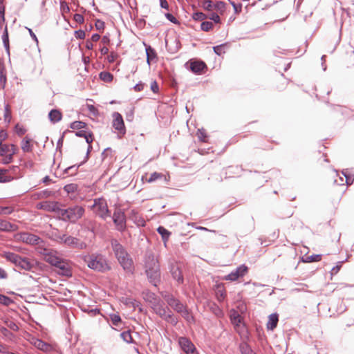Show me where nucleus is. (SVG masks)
I'll return each mask as SVG.
<instances>
[{"instance_id": "nucleus-54", "label": "nucleus", "mask_w": 354, "mask_h": 354, "mask_svg": "<svg viewBox=\"0 0 354 354\" xmlns=\"http://www.w3.org/2000/svg\"><path fill=\"white\" fill-rule=\"evenodd\" d=\"M165 17L171 22H172L174 24H177L178 23L177 19H176V17L173 15H171L170 13H166L165 14Z\"/></svg>"}, {"instance_id": "nucleus-1", "label": "nucleus", "mask_w": 354, "mask_h": 354, "mask_svg": "<svg viewBox=\"0 0 354 354\" xmlns=\"http://www.w3.org/2000/svg\"><path fill=\"white\" fill-rule=\"evenodd\" d=\"M145 270L149 281L156 286L160 281V268L158 259L153 254L146 255Z\"/></svg>"}, {"instance_id": "nucleus-50", "label": "nucleus", "mask_w": 354, "mask_h": 354, "mask_svg": "<svg viewBox=\"0 0 354 354\" xmlns=\"http://www.w3.org/2000/svg\"><path fill=\"white\" fill-rule=\"evenodd\" d=\"M15 130L19 136H22L26 132V129L19 124L15 126Z\"/></svg>"}, {"instance_id": "nucleus-19", "label": "nucleus", "mask_w": 354, "mask_h": 354, "mask_svg": "<svg viewBox=\"0 0 354 354\" xmlns=\"http://www.w3.org/2000/svg\"><path fill=\"white\" fill-rule=\"evenodd\" d=\"M206 67L205 64L201 61L192 62L190 64V69L194 73H201L205 68Z\"/></svg>"}, {"instance_id": "nucleus-9", "label": "nucleus", "mask_w": 354, "mask_h": 354, "mask_svg": "<svg viewBox=\"0 0 354 354\" xmlns=\"http://www.w3.org/2000/svg\"><path fill=\"white\" fill-rule=\"evenodd\" d=\"M60 239L62 242L64 243L67 245L75 248L85 249L86 248V244L84 242L80 241L75 237L64 234L60 237Z\"/></svg>"}, {"instance_id": "nucleus-35", "label": "nucleus", "mask_w": 354, "mask_h": 354, "mask_svg": "<svg viewBox=\"0 0 354 354\" xmlns=\"http://www.w3.org/2000/svg\"><path fill=\"white\" fill-rule=\"evenodd\" d=\"M100 77L102 80H103L104 82H111L113 78L112 74H111L109 72H105V71L100 73Z\"/></svg>"}, {"instance_id": "nucleus-5", "label": "nucleus", "mask_w": 354, "mask_h": 354, "mask_svg": "<svg viewBox=\"0 0 354 354\" xmlns=\"http://www.w3.org/2000/svg\"><path fill=\"white\" fill-rule=\"evenodd\" d=\"M167 304L173 308L176 312L181 314V315L186 319L188 322L193 320V317L189 314L186 307L180 303L178 300L176 299L171 295L165 297Z\"/></svg>"}, {"instance_id": "nucleus-23", "label": "nucleus", "mask_w": 354, "mask_h": 354, "mask_svg": "<svg viewBox=\"0 0 354 354\" xmlns=\"http://www.w3.org/2000/svg\"><path fill=\"white\" fill-rule=\"evenodd\" d=\"M17 151V147L14 145H3L1 149V154L0 156H3L6 154H15L16 153Z\"/></svg>"}, {"instance_id": "nucleus-51", "label": "nucleus", "mask_w": 354, "mask_h": 354, "mask_svg": "<svg viewBox=\"0 0 354 354\" xmlns=\"http://www.w3.org/2000/svg\"><path fill=\"white\" fill-rule=\"evenodd\" d=\"M75 34L76 38H77V39H84L85 37H86L85 32L84 30H79L75 31Z\"/></svg>"}, {"instance_id": "nucleus-27", "label": "nucleus", "mask_w": 354, "mask_h": 354, "mask_svg": "<svg viewBox=\"0 0 354 354\" xmlns=\"http://www.w3.org/2000/svg\"><path fill=\"white\" fill-rule=\"evenodd\" d=\"M216 296L219 301H222L226 295L225 290L223 286L218 285L216 288Z\"/></svg>"}, {"instance_id": "nucleus-7", "label": "nucleus", "mask_w": 354, "mask_h": 354, "mask_svg": "<svg viewBox=\"0 0 354 354\" xmlns=\"http://www.w3.org/2000/svg\"><path fill=\"white\" fill-rule=\"evenodd\" d=\"M178 343L181 350L185 354H199L192 342L185 337H180Z\"/></svg>"}, {"instance_id": "nucleus-45", "label": "nucleus", "mask_w": 354, "mask_h": 354, "mask_svg": "<svg viewBox=\"0 0 354 354\" xmlns=\"http://www.w3.org/2000/svg\"><path fill=\"white\" fill-rule=\"evenodd\" d=\"M197 137L202 142H207V134L204 129H198L196 133Z\"/></svg>"}, {"instance_id": "nucleus-58", "label": "nucleus", "mask_w": 354, "mask_h": 354, "mask_svg": "<svg viewBox=\"0 0 354 354\" xmlns=\"http://www.w3.org/2000/svg\"><path fill=\"white\" fill-rule=\"evenodd\" d=\"M27 29H28V32H29L30 37H32V39L37 44L38 43V39H37V37L35 35V34L33 32L32 29L28 28H27Z\"/></svg>"}, {"instance_id": "nucleus-48", "label": "nucleus", "mask_w": 354, "mask_h": 354, "mask_svg": "<svg viewBox=\"0 0 354 354\" xmlns=\"http://www.w3.org/2000/svg\"><path fill=\"white\" fill-rule=\"evenodd\" d=\"M13 155L14 154L9 153V154H6L3 156H2L1 162L3 164H8V163L11 162L12 160Z\"/></svg>"}, {"instance_id": "nucleus-36", "label": "nucleus", "mask_w": 354, "mask_h": 354, "mask_svg": "<svg viewBox=\"0 0 354 354\" xmlns=\"http://www.w3.org/2000/svg\"><path fill=\"white\" fill-rule=\"evenodd\" d=\"M220 14L211 11L207 15V18L212 20L216 24L221 23Z\"/></svg>"}, {"instance_id": "nucleus-63", "label": "nucleus", "mask_w": 354, "mask_h": 354, "mask_svg": "<svg viewBox=\"0 0 354 354\" xmlns=\"http://www.w3.org/2000/svg\"><path fill=\"white\" fill-rule=\"evenodd\" d=\"M95 26L98 30L103 29L104 26V22L100 20L96 22Z\"/></svg>"}, {"instance_id": "nucleus-31", "label": "nucleus", "mask_w": 354, "mask_h": 354, "mask_svg": "<svg viewBox=\"0 0 354 354\" xmlns=\"http://www.w3.org/2000/svg\"><path fill=\"white\" fill-rule=\"evenodd\" d=\"M165 177V176L162 173L153 172L151 174L148 178H145L146 182L149 183H153L159 179H162Z\"/></svg>"}, {"instance_id": "nucleus-12", "label": "nucleus", "mask_w": 354, "mask_h": 354, "mask_svg": "<svg viewBox=\"0 0 354 354\" xmlns=\"http://www.w3.org/2000/svg\"><path fill=\"white\" fill-rule=\"evenodd\" d=\"M156 313L159 315L162 319L172 324L177 323V319L174 317L171 312L167 308L158 306L155 308Z\"/></svg>"}, {"instance_id": "nucleus-14", "label": "nucleus", "mask_w": 354, "mask_h": 354, "mask_svg": "<svg viewBox=\"0 0 354 354\" xmlns=\"http://www.w3.org/2000/svg\"><path fill=\"white\" fill-rule=\"evenodd\" d=\"M28 341L32 345H33L37 349L41 350L44 352H50L53 349V347L50 344L44 342L41 339H39L35 337L30 336L28 338Z\"/></svg>"}, {"instance_id": "nucleus-16", "label": "nucleus", "mask_w": 354, "mask_h": 354, "mask_svg": "<svg viewBox=\"0 0 354 354\" xmlns=\"http://www.w3.org/2000/svg\"><path fill=\"white\" fill-rule=\"evenodd\" d=\"M248 272V268L244 265L238 267L234 271L224 277L225 280L236 281L241 277H243Z\"/></svg>"}, {"instance_id": "nucleus-8", "label": "nucleus", "mask_w": 354, "mask_h": 354, "mask_svg": "<svg viewBox=\"0 0 354 354\" xmlns=\"http://www.w3.org/2000/svg\"><path fill=\"white\" fill-rule=\"evenodd\" d=\"M15 239L17 241H20L30 245H37L41 242V239L39 236L28 232L19 233L15 235Z\"/></svg>"}, {"instance_id": "nucleus-42", "label": "nucleus", "mask_w": 354, "mask_h": 354, "mask_svg": "<svg viewBox=\"0 0 354 354\" xmlns=\"http://www.w3.org/2000/svg\"><path fill=\"white\" fill-rule=\"evenodd\" d=\"M203 6L205 10L207 11H213L214 10V3H212L210 0H205L203 3Z\"/></svg>"}, {"instance_id": "nucleus-10", "label": "nucleus", "mask_w": 354, "mask_h": 354, "mask_svg": "<svg viewBox=\"0 0 354 354\" xmlns=\"http://www.w3.org/2000/svg\"><path fill=\"white\" fill-rule=\"evenodd\" d=\"M37 208L39 209H44L47 212H56L59 216L61 208L59 207V203L54 201H44L37 204Z\"/></svg>"}, {"instance_id": "nucleus-37", "label": "nucleus", "mask_w": 354, "mask_h": 354, "mask_svg": "<svg viewBox=\"0 0 354 354\" xmlns=\"http://www.w3.org/2000/svg\"><path fill=\"white\" fill-rule=\"evenodd\" d=\"M13 303V301L10 297L0 294V304L6 306H10Z\"/></svg>"}, {"instance_id": "nucleus-62", "label": "nucleus", "mask_w": 354, "mask_h": 354, "mask_svg": "<svg viewBox=\"0 0 354 354\" xmlns=\"http://www.w3.org/2000/svg\"><path fill=\"white\" fill-rule=\"evenodd\" d=\"M144 88V84H142V83H139V84H137L135 86H134V89L135 91H142Z\"/></svg>"}, {"instance_id": "nucleus-26", "label": "nucleus", "mask_w": 354, "mask_h": 354, "mask_svg": "<svg viewBox=\"0 0 354 354\" xmlns=\"http://www.w3.org/2000/svg\"><path fill=\"white\" fill-rule=\"evenodd\" d=\"M17 266L20 267L24 270H29L32 268V264L28 259L21 257L17 264Z\"/></svg>"}, {"instance_id": "nucleus-61", "label": "nucleus", "mask_w": 354, "mask_h": 354, "mask_svg": "<svg viewBox=\"0 0 354 354\" xmlns=\"http://www.w3.org/2000/svg\"><path fill=\"white\" fill-rule=\"evenodd\" d=\"M84 138H85L86 142L89 145L93 142L92 135L90 133H87Z\"/></svg>"}, {"instance_id": "nucleus-60", "label": "nucleus", "mask_w": 354, "mask_h": 354, "mask_svg": "<svg viewBox=\"0 0 354 354\" xmlns=\"http://www.w3.org/2000/svg\"><path fill=\"white\" fill-rule=\"evenodd\" d=\"M160 4L161 8L168 10L169 9V4L167 1V0H160Z\"/></svg>"}, {"instance_id": "nucleus-64", "label": "nucleus", "mask_w": 354, "mask_h": 354, "mask_svg": "<svg viewBox=\"0 0 354 354\" xmlns=\"http://www.w3.org/2000/svg\"><path fill=\"white\" fill-rule=\"evenodd\" d=\"M340 268H341V265L336 266L335 267L333 268V269L331 270L332 274H337L339 272V270H340Z\"/></svg>"}, {"instance_id": "nucleus-4", "label": "nucleus", "mask_w": 354, "mask_h": 354, "mask_svg": "<svg viewBox=\"0 0 354 354\" xmlns=\"http://www.w3.org/2000/svg\"><path fill=\"white\" fill-rule=\"evenodd\" d=\"M85 212V209L80 205H74L67 209H61L59 218L65 221L76 222L81 218Z\"/></svg>"}, {"instance_id": "nucleus-2", "label": "nucleus", "mask_w": 354, "mask_h": 354, "mask_svg": "<svg viewBox=\"0 0 354 354\" xmlns=\"http://www.w3.org/2000/svg\"><path fill=\"white\" fill-rule=\"evenodd\" d=\"M111 245L115 256L124 270L127 273H133L134 270L133 261L124 247L116 240L112 241Z\"/></svg>"}, {"instance_id": "nucleus-22", "label": "nucleus", "mask_w": 354, "mask_h": 354, "mask_svg": "<svg viewBox=\"0 0 354 354\" xmlns=\"http://www.w3.org/2000/svg\"><path fill=\"white\" fill-rule=\"evenodd\" d=\"M48 118L50 122L55 123L62 120V114L57 109H53L48 113Z\"/></svg>"}, {"instance_id": "nucleus-24", "label": "nucleus", "mask_w": 354, "mask_h": 354, "mask_svg": "<svg viewBox=\"0 0 354 354\" xmlns=\"http://www.w3.org/2000/svg\"><path fill=\"white\" fill-rule=\"evenodd\" d=\"M17 230V226L6 221L0 219V230L1 231H14Z\"/></svg>"}, {"instance_id": "nucleus-20", "label": "nucleus", "mask_w": 354, "mask_h": 354, "mask_svg": "<svg viewBox=\"0 0 354 354\" xmlns=\"http://www.w3.org/2000/svg\"><path fill=\"white\" fill-rule=\"evenodd\" d=\"M279 321L278 315L276 313L271 314L268 317V321L267 323V328L270 330H273L277 326Z\"/></svg>"}, {"instance_id": "nucleus-18", "label": "nucleus", "mask_w": 354, "mask_h": 354, "mask_svg": "<svg viewBox=\"0 0 354 354\" xmlns=\"http://www.w3.org/2000/svg\"><path fill=\"white\" fill-rule=\"evenodd\" d=\"M230 320L236 328L240 327L242 324L243 318L238 311L231 310L230 312Z\"/></svg>"}, {"instance_id": "nucleus-49", "label": "nucleus", "mask_w": 354, "mask_h": 354, "mask_svg": "<svg viewBox=\"0 0 354 354\" xmlns=\"http://www.w3.org/2000/svg\"><path fill=\"white\" fill-rule=\"evenodd\" d=\"M241 351L243 354H250L251 353H253L246 344L241 345Z\"/></svg>"}, {"instance_id": "nucleus-29", "label": "nucleus", "mask_w": 354, "mask_h": 354, "mask_svg": "<svg viewBox=\"0 0 354 354\" xmlns=\"http://www.w3.org/2000/svg\"><path fill=\"white\" fill-rule=\"evenodd\" d=\"M229 48V44L225 43L218 46H216L213 48V50L218 55H222L225 53L226 50Z\"/></svg>"}, {"instance_id": "nucleus-52", "label": "nucleus", "mask_w": 354, "mask_h": 354, "mask_svg": "<svg viewBox=\"0 0 354 354\" xmlns=\"http://www.w3.org/2000/svg\"><path fill=\"white\" fill-rule=\"evenodd\" d=\"M231 4L232 5L233 8H234V12L236 13H239L241 12V9H242V6L241 4H236L233 1H230Z\"/></svg>"}, {"instance_id": "nucleus-6", "label": "nucleus", "mask_w": 354, "mask_h": 354, "mask_svg": "<svg viewBox=\"0 0 354 354\" xmlns=\"http://www.w3.org/2000/svg\"><path fill=\"white\" fill-rule=\"evenodd\" d=\"M91 208L96 215L104 219L110 216L107 203L104 198H100L95 199Z\"/></svg>"}, {"instance_id": "nucleus-44", "label": "nucleus", "mask_w": 354, "mask_h": 354, "mask_svg": "<svg viewBox=\"0 0 354 354\" xmlns=\"http://www.w3.org/2000/svg\"><path fill=\"white\" fill-rule=\"evenodd\" d=\"M13 212V208L10 206L2 207L0 206V214L1 215H7L10 214Z\"/></svg>"}, {"instance_id": "nucleus-41", "label": "nucleus", "mask_w": 354, "mask_h": 354, "mask_svg": "<svg viewBox=\"0 0 354 354\" xmlns=\"http://www.w3.org/2000/svg\"><path fill=\"white\" fill-rule=\"evenodd\" d=\"M121 337L124 341L127 343H131L133 342V338L131 337L130 331H124L121 333Z\"/></svg>"}, {"instance_id": "nucleus-30", "label": "nucleus", "mask_w": 354, "mask_h": 354, "mask_svg": "<svg viewBox=\"0 0 354 354\" xmlns=\"http://www.w3.org/2000/svg\"><path fill=\"white\" fill-rule=\"evenodd\" d=\"M171 274L173 278L176 279L178 283H183V277L181 271L178 268H173L171 269Z\"/></svg>"}, {"instance_id": "nucleus-11", "label": "nucleus", "mask_w": 354, "mask_h": 354, "mask_svg": "<svg viewBox=\"0 0 354 354\" xmlns=\"http://www.w3.org/2000/svg\"><path fill=\"white\" fill-rule=\"evenodd\" d=\"M113 222L120 231H122L126 226V218L124 213L120 209H116L113 215Z\"/></svg>"}, {"instance_id": "nucleus-57", "label": "nucleus", "mask_w": 354, "mask_h": 354, "mask_svg": "<svg viewBox=\"0 0 354 354\" xmlns=\"http://www.w3.org/2000/svg\"><path fill=\"white\" fill-rule=\"evenodd\" d=\"M86 107H87L88 110L91 113H92L93 115H96L97 114V110L96 109V108L93 105H92V104H87Z\"/></svg>"}, {"instance_id": "nucleus-15", "label": "nucleus", "mask_w": 354, "mask_h": 354, "mask_svg": "<svg viewBox=\"0 0 354 354\" xmlns=\"http://www.w3.org/2000/svg\"><path fill=\"white\" fill-rule=\"evenodd\" d=\"M39 252L42 254L44 259L53 266L61 260V258L57 257L54 252L50 251L48 249H41Z\"/></svg>"}, {"instance_id": "nucleus-55", "label": "nucleus", "mask_w": 354, "mask_h": 354, "mask_svg": "<svg viewBox=\"0 0 354 354\" xmlns=\"http://www.w3.org/2000/svg\"><path fill=\"white\" fill-rule=\"evenodd\" d=\"M7 326L8 328H10L11 330L14 331H17L19 329L18 326L13 322H10L7 324Z\"/></svg>"}, {"instance_id": "nucleus-17", "label": "nucleus", "mask_w": 354, "mask_h": 354, "mask_svg": "<svg viewBox=\"0 0 354 354\" xmlns=\"http://www.w3.org/2000/svg\"><path fill=\"white\" fill-rule=\"evenodd\" d=\"M56 268V272L61 275L64 276H71V269L70 264L63 259L61 260L55 266Z\"/></svg>"}, {"instance_id": "nucleus-28", "label": "nucleus", "mask_w": 354, "mask_h": 354, "mask_svg": "<svg viewBox=\"0 0 354 354\" xmlns=\"http://www.w3.org/2000/svg\"><path fill=\"white\" fill-rule=\"evenodd\" d=\"M225 3L221 1H217L214 3V10L221 15H223L225 11Z\"/></svg>"}, {"instance_id": "nucleus-38", "label": "nucleus", "mask_w": 354, "mask_h": 354, "mask_svg": "<svg viewBox=\"0 0 354 354\" xmlns=\"http://www.w3.org/2000/svg\"><path fill=\"white\" fill-rule=\"evenodd\" d=\"M6 169H0V183H6L10 181L11 178L6 176Z\"/></svg>"}, {"instance_id": "nucleus-3", "label": "nucleus", "mask_w": 354, "mask_h": 354, "mask_svg": "<svg viewBox=\"0 0 354 354\" xmlns=\"http://www.w3.org/2000/svg\"><path fill=\"white\" fill-rule=\"evenodd\" d=\"M88 267L93 270L105 272L111 270L106 258L99 254H86L82 257Z\"/></svg>"}, {"instance_id": "nucleus-59", "label": "nucleus", "mask_w": 354, "mask_h": 354, "mask_svg": "<svg viewBox=\"0 0 354 354\" xmlns=\"http://www.w3.org/2000/svg\"><path fill=\"white\" fill-rule=\"evenodd\" d=\"M74 19L76 21H77L79 23H82L84 21V18H83L82 15H81L80 14H75L74 16Z\"/></svg>"}, {"instance_id": "nucleus-34", "label": "nucleus", "mask_w": 354, "mask_h": 354, "mask_svg": "<svg viewBox=\"0 0 354 354\" xmlns=\"http://www.w3.org/2000/svg\"><path fill=\"white\" fill-rule=\"evenodd\" d=\"M109 316L113 325L115 326H120L122 323L120 315L118 314H111Z\"/></svg>"}, {"instance_id": "nucleus-21", "label": "nucleus", "mask_w": 354, "mask_h": 354, "mask_svg": "<svg viewBox=\"0 0 354 354\" xmlns=\"http://www.w3.org/2000/svg\"><path fill=\"white\" fill-rule=\"evenodd\" d=\"M21 147L24 152H30L32 150V140L26 136L21 143Z\"/></svg>"}, {"instance_id": "nucleus-53", "label": "nucleus", "mask_w": 354, "mask_h": 354, "mask_svg": "<svg viewBox=\"0 0 354 354\" xmlns=\"http://www.w3.org/2000/svg\"><path fill=\"white\" fill-rule=\"evenodd\" d=\"M151 91L155 93H157L159 91V86L157 84V82L156 81H153L151 84Z\"/></svg>"}, {"instance_id": "nucleus-56", "label": "nucleus", "mask_w": 354, "mask_h": 354, "mask_svg": "<svg viewBox=\"0 0 354 354\" xmlns=\"http://www.w3.org/2000/svg\"><path fill=\"white\" fill-rule=\"evenodd\" d=\"M5 7L3 5H0V21H5Z\"/></svg>"}, {"instance_id": "nucleus-13", "label": "nucleus", "mask_w": 354, "mask_h": 354, "mask_svg": "<svg viewBox=\"0 0 354 354\" xmlns=\"http://www.w3.org/2000/svg\"><path fill=\"white\" fill-rule=\"evenodd\" d=\"M113 127L118 131L119 134L124 135L126 133L123 118L118 112L113 113Z\"/></svg>"}, {"instance_id": "nucleus-32", "label": "nucleus", "mask_w": 354, "mask_h": 354, "mask_svg": "<svg viewBox=\"0 0 354 354\" xmlns=\"http://www.w3.org/2000/svg\"><path fill=\"white\" fill-rule=\"evenodd\" d=\"M157 231L162 236L163 241H166L168 240L171 233L167 229L164 227L160 226L157 229Z\"/></svg>"}, {"instance_id": "nucleus-47", "label": "nucleus", "mask_w": 354, "mask_h": 354, "mask_svg": "<svg viewBox=\"0 0 354 354\" xmlns=\"http://www.w3.org/2000/svg\"><path fill=\"white\" fill-rule=\"evenodd\" d=\"M322 259V256L320 254H315L308 256L306 257V262H316L319 261Z\"/></svg>"}, {"instance_id": "nucleus-33", "label": "nucleus", "mask_w": 354, "mask_h": 354, "mask_svg": "<svg viewBox=\"0 0 354 354\" xmlns=\"http://www.w3.org/2000/svg\"><path fill=\"white\" fill-rule=\"evenodd\" d=\"M147 53V59L149 64H150V61L154 59L156 57V53L155 50L151 48L150 46L146 48Z\"/></svg>"}, {"instance_id": "nucleus-46", "label": "nucleus", "mask_w": 354, "mask_h": 354, "mask_svg": "<svg viewBox=\"0 0 354 354\" xmlns=\"http://www.w3.org/2000/svg\"><path fill=\"white\" fill-rule=\"evenodd\" d=\"M77 186L75 184H68L64 186V189L67 193H73L77 190Z\"/></svg>"}, {"instance_id": "nucleus-39", "label": "nucleus", "mask_w": 354, "mask_h": 354, "mask_svg": "<svg viewBox=\"0 0 354 354\" xmlns=\"http://www.w3.org/2000/svg\"><path fill=\"white\" fill-rule=\"evenodd\" d=\"M201 28L203 31H209L213 28V23L211 21H203L201 25Z\"/></svg>"}, {"instance_id": "nucleus-25", "label": "nucleus", "mask_w": 354, "mask_h": 354, "mask_svg": "<svg viewBox=\"0 0 354 354\" xmlns=\"http://www.w3.org/2000/svg\"><path fill=\"white\" fill-rule=\"evenodd\" d=\"M3 257L9 261L17 266L21 257L12 252H5Z\"/></svg>"}, {"instance_id": "nucleus-40", "label": "nucleus", "mask_w": 354, "mask_h": 354, "mask_svg": "<svg viewBox=\"0 0 354 354\" xmlns=\"http://www.w3.org/2000/svg\"><path fill=\"white\" fill-rule=\"evenodd\" d=\"M86 124L81 121H75L71 124V128L73 129H84Z\"/></svg>"}, {"instance_id": "nucleus-43", "label": "nucleus", "mask_w": 354, "mask_h": 354, "mask_svg": "<svg viewBox=\"0 0 354 354\" xmlns=\"http://www.w3.org/2000/svg\"><path fill=\"white\" fill-rule=\"evenodd\" d=\"M192 17L196 21H203V20L207 19V15H205L203 12H194L193 14Z\"/></svg>"}]
</instances>
